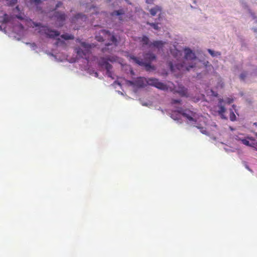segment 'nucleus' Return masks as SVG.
Returning <instances> with one entry per match:
<instances>
[{"instance_id":"f257e3e1","label":"nucleus","mask_w":257,"mask_h":257,"mask_svg":"<svg viewBox=\"0 0 257 257\" xmlns=\"http://www.w3.org/2000/svg\"><path fill=\"white\" fill-rule=\"evenodd\" d=\"M95 39L98 42H102L105 40L109 41L111 43H106L105 46L101 50L103 53L108 52L112 53L115 51V49L118 45V41L115 36L106 30H101L97 34Z\"/></svg>"},{"instance_id":"f03ea898","label":"nucleus","mask_w":257,"mask_h":257,"mask_svg":"<svg viewBox=\"0 0 257 257\" xmlns=\"http://www.w3.org/2000/svg\"><path fill=\"white\" fill-rule=\"evenodd\" d=\"M76 41L79 43L84 49V50H83L81 48H76L75 51L77 55L82 58L87 59L88 55L90 53V50L92 47V45L82 42L80 39H77Z\"/></svg>"},{"instance_id":"7ed1b4c3","label":"nucleus","mask_w":257,"mask_h":257,"mask_svg":"<svg viewBox=\"0 0 257 257\" xmlns=\"http://www.w3.org/2000/svg\"><path fill=\"white\" fill-rule=\"evenodd\" d=\"M177 111L190 121L196 122L199 118L198 114L195 111L188 109H183L182 108H180Z\"/></svg>"},{"instance_id":"20e7f679","label":"nucleus","mask_w":257,"mask_h":257,"mask_svg":"<svg viewBox=\"0 0 257 257\" xmlns=\"http://www.w3.org/2000/svg\"><path fill=\"white\" fill-rule=\"evenodd\" d=\"M116 60L114 56H106L101 57L98 61V65L101 66H104L106 71L111 70L112 65L108 63V61L114 62Z\"/></svg>"},{"instance_id":"39448f33","label":"nucleus","mask_w":257,"mask_h":257,"mask_svg":"<svg viewBox=\"0 0 257 257\" xmlns=\"http://www.w3.org/2000/svg\"><path fill=\"white\" fill-rule=\"evenodd\" d=\"M128 57H129L130 59L133 60L136 64L140 66H144L147 71L155 69V67L151 65V62H144L142 59H140V58L132 55H128Z\"/></svg>"},{"instance_id":"423d86ee","label":"nucleus","mask_w":257,"mask_h":257,"mask_svg":"<svg viewBox=\"0 0 257 257\" xmlns=\"http://www.w3.org/2000/svg\"><path fill=\"white\" fill-rule=\"evenodd\" d=\"M154 86L159 89L165 90L168 89L167 86L160 82L158 79L151 78L147 79V85Z\"/></svg>"},{"instance_id":"0eeeda50","label":"nucleus","mask_w":257,"mask_h":257,"mask_svg":"<svg viewBox=\"0 0 257 257\" xmlns=\"http://www.w3.org/2000/svg\"><path fill=\"white\" fill-rule=\"evenodd\" d=\"M236 139L241 141L244 145L254 148L257 150V141L253 138L247 136L245 139H241L236 137Z\"/></svg>"},{"instance_id":"6e6552de","label":"nucleus","mask_w":257,"mask_h":257,"mask_svg":"<svg viewBox=\"0 0 257 257\" xmlns=\"http://www.w3.org/2000/svg\"><path fill=\"white\" fill-rule=\"evenodd\" d=\"M131 85L136 88H143L147 85V79L143 77H139L137 79L130 81Z\"/></svg>"},{"instance_id":"1a4fd4ad","label":"nucleus","mask_w":257,"mask_h":257,"mask_svg":"<svg viewBox=\"0 0 257 257\" xmlns=\"http://www.w3.org/2000/svg\"><path fill=\"white\" fill-rule=\"evenodd\" d=\"M53 17L56 19L58 22L60 23V26H62L63 23L66 20V15L64 13L55 12Z\"/></svg>"},{"instance_id":"9d476101","label":"nucleus","mask_w":257,"mask_h":257,"mask_svg":"<svg viewBox=\"0 0 257 257\" xmlns=\"http://www.w3.org/2000/svg\"><path fill=\"white\" fill-rule=\"evenodd\" d=\"M87 18L85 15H82V14H78L72 18L71 22L74 23H78L81 24V22L86 21Z\"/></svg>"},{"instance_id":"9b49d317","label":"nucleus","mask_w":257,"mask_h":257,"mask_svg":"<svg viewBox=\"0 0 257 257\" xmlns=\"http://www.w3.org/2000/svg\"><path fill=\"white\" fill-rule=\"evenodd\" d=\"M44 27L45 28L44 29L45 34L48 37L50 38H54L55 37L60 35V33L58 31L53 30L46 27Z\"/></svg>"},{"instance_id":"f8f14e48","label":"nucleus","mask_w":257,"mask_h":257,"mask_svg":"<svg viewBox=\"0 0 257 257\" xmlns=\"http://www.w3.org/2000/svg\"><path fill=\"white\" fill-rule=\"evenodd\" d=\"M185 51V58L186 59L194 60L196 59V56L194 53L188 48L184 49Z\"/></svg>"},{"instance_id":"ddd939ff","label":"nucleus","mask_w":257,"mask_h":257,"mask_svg":"<svg viewBox=\"0 0 257 257\" xmlns=\"http://www.w3.org/2000/svg\"><path fill=\"white\" fill-rule=\"evenodd\" d=\"M143 56L145 60L144 61V62H151L156 58V56L151 52L144 54Z\"/></svg>"},{"instance_id":"4468645a","label":"nucleus","mask_w":257,"mask_h":257,"mask_svg":"<svg viewBox=\"0 0 257 257\" xmlns=\"http://www.w3.org/2000/svg\"><path fill=\"white\" fill-rule=\"evenodd\" d=\"M175 92L178 93L181 96L188 97L187 89L183 86H179L178 90L175 91Z\"/></svg>"},{"instance_id":"2eb2a0df","label":"nucleus","mask_w":257,"mask_h":257,"mask_svg":"<svg viewBox=\"0 0 257 257\" xmlns=\"http://www.w3.org/2000/svg\"><path fill=\"white\" fill-rule=\"evenodd\" d=\"M149 11L152 16H155L157 13L161 12L162 8L160 6H156L155 7L151 9Z\"/></svg>"},{"instance_id":"dca6fc26","label":"nucleus","mask_w":257,"mask_h":257,"mask_svg":"<svg viewBox=\"0 0 257 257\" xmlns=\"http://www.w3.org/2000/svg\"><path fill=\"white\" fill-rule=\"evenodd\" d=\"M164 44L165 42H163L162 41H155L150 44V46H153L155 47L160 49L163 48Z\"/></svg>"},{"instance_id":"f3484780","label":"nucleus","mask_w":257,"mask_h":257,"mask_svg":"<svg viewBox=\"0 0 257 257\" xmlns=\"http://www.w3.org/2000/svg\"><path fill=\"white\" fill-rule=\"evenodd\" d=\"M61 37L65 40H73L74 39V37L72 35L68 34H64L61 35Z\"/></svg>"},{"instance_id":"a211bd4d","label":"nucleus","mask_w":257,"mask_h":257,"mask_svg":"<svg viewBox=\"0 0 257 257\" xmlns=\"http://www.w3.org/2000/svg\"><path fill=\"white\" fill-rule=\"evenodd\" d=\"M226 109L225 108L222 106L220 105L219 106V109L218 110V113L221 116L222 118H224L225 117L224 116V113L225 112Z\"/></svg>"},{"instance_id":"6ab92c4d","label":"nucleus","mask_w":257,"mask_h":257,"mask_svg":"<svg viewBox=\"0 0 257 257\" xmlns=\"http://www.w3.org/2000/svg\"><path fill=\"white\" fill-rule=\"evenodd\" d=\"M124 14L123 10L120 9L117 11H114L111 13L112 16H119Z\"/></svg>"},{"instance_id":"aec40b11","label":"nucleus","mask_w":257,"mask_h":257,"mask_svg":"<svg viewBox=\"0 0 257 257\" xmlns=\"http://www.w3.org/2000/svg\"><path fill=\"white\" fill-rule=\"evenodd\" d=\"M141 42L143 43L144 45H148L149 43V39L146 36H143L141 38Z\"/></svg>"},{"instance_id":"412c9836","label":"nucleus","mask_w":257,"mask_h":257,"mask_svg":"<svg viewBox=\"0 0 257 257\" xmlns=\"http://www.w3.org/2000/svg\"><path fill=\"white\" fill-rule=\"evenodd\" d=\"M208 52L212 56L215 57L217 56H220L221 55V53L219 52H214V51L212 50L211 49H208Z\"/></svg>"},{"instance_id":"4be33fe9","label":"nucleus","mask_w":257,"mask_h":257,"mask_svg":"<svg viewBox=\"0 0 257 257\" xmlns=\"http://www.w3.org/2000/svg\"><path fill=\"white\" fill-rule=\"evenodd\" d=\"M148 25H149L151 27H152L154 29L156 30H159V27L158 26V23H149L147 22V23Z\"/></svg>"},{"instance_id":"5701e85b","label":"nucleus","mask_w":257,"mask_h":257,"mask_svg":"<svg viewBox=\"0 0 257 257\" xmlns=\"http://www.w3.org/2000/svg\"><path fill=\"white\" fill-rule=\"evenodd\" d=\"M10 18L9 17V16L6 14H4L2 23L6 24L8 22H10Z\"/></svg>"},{"instance_id":"b1692460","label":"nucleus","mask_w":257,"mask_h":257,"mask_svg":"<svg viewBox=\"0 0 257 257\" xmlns=\"http://www.w3.org/2000/svg\"><path fill=\"white\" fill-rule=\"evenodd\" d=\"M229 118L231 121H234L236 119V116L232 111H231L230 113Z\"/></svg>"},{"instance_id":"393cba45","label":"nucleus","mask_w":257,"mask_h":257,"mask_svg":"<svg viewBox=\"0 0 257 257\" xmlns=\"http://www.w3.org/2000/svg\"><path fill=\"white\" fill-rule=\"evenodd\" d=\"M196 127L200 130V132L203 134L206 135L207 134V131L203 127L196 126Z\"/></svg>"},{"instance_id":"a878e982","label":"nucleus","mask_w":257,"mask_h":257,"mask_svg":"<svg viewBox=\"0 0 257 257\" xmlns=\"http://www.w3.org/2000/svg\"><path fill=\"white\" fill-rule=\"evenodd\" d=\"M246 75H247V74L246 72H243V73H241L239 76L240 79L241 80H244L245 78L246 77Z\"/></svg>"},{"instance_id":"bb28decb","label":"nucleus","mask_w":257,"mask_h":257,"mask_svg":"<svg viewBox=\"0 0 257 257\" xmlns=\"http://www.w3.org/2000/svg\"><path fill=\"white\" fill-rule=\"evenodd\" d=\"M31 3H34L36 5L40 4L42 3L41 0H30Z\"/></svg>"},{"instance_id":"cd10ccee","label":"nucleus","mask_w":257,"mask_h":257,"mask_svg":"<svg viewBox=\"0 0 257 257\" xmlns=\"http://www.w3.org/2000/svg\"><path fill=\"white\" fill-rule=\"evenodd\" d=\"M181 102V100H180V99H173L172 100L171 103H172V104H176V103H180Z\"/></svg>"},{"instance_id":"c85d7f7f","label":"nucleus","mask_w":257,"mask_h":257,"mask_svg":"<svg viewBox=\"0 0 257 257\" xmlns=\"http://www.w3.org/2000/svg\"><path fill=\"white\" fill-rule=\"evenodd\" d=\"M176 66L177 68L179 70H184V69H183L184 66L182 64L180 65V64H178L176 65Z\"/></svg>"},{"instance_id":"c756f323","label":"nucleus","mask_w":257,"mask_h":257,"mask_svg":"<svg viewBox=\"0 0 257 257\" xmlns=\"http://www.w3.org/2000/svg\"><path fill=\"white\" fill-rule=\"evenodd\" d=\"M169 65L170 66L171 70L173 72L175 71L174 66L173 65V63L171 62H170L169 63Z\"/></svg>"},{"instance_id":"7c9ffc66","label":"nucleus","mask_w":257,"mask_h":257,"mask_svg":"<svg viewBox=\"0 0 257 257\" xmlns=\"http://www.w3.org/2000/svg\"><path fill=\"white\" fill-rule=\"evenodd\" d=\"M17 3V0H11L10 2V5L13 6Z\"/></svg>"},{"instance_id":"2f4dec72","label":"nucleus","mask_w":257,"mask_h":257,"mask_svg":"<svg viewBox=\"0 0 257 257\" xmlns=\"http://www.w3.org/2000/svg\"><path fill=\"white\" fill-rule=\"evenodd\" d=\"M106 74L109 77H112V72L110 70L106 71Z\"/></svg>"},{"instance_id":"473e14b6","label":"nucleus","mask_w":257,"mask_h":257,"mask_svg":"<svg viewBox=\"0 0 257 257\" xmlns=\"http://www.w3.org/2000/svg\"><path fill=\"white\" fill-rule=\"evenodd\" d=\"M62 5V3L60 2H58L57 3V4L56 5V8L55 9H57L58 8H59V7H60L61 5Z\"/></svg>"},{"instance_id":"72a5a7b5","label":"nucleus","mask_w":257,"mask_h":257,"mask_svg":"<svg viewBox=\"0 0 257 257\" xmlns=\"http://www.w3.org/2000/svg\"><path fill=\"white\" fill-rule=\"evenodd\" d=\"M176 54H177V55L175 56V57H177V56L178 55H180V56L182 55L181 52L180 51H178V50H176Z\"/></svg>"},{"instance_id":"f704fd0d","label":"nucleus","mask_w":257,"mask_h":257,"mask_svg":"<svg viewBox=\"0 0 257 257\" xmlns=\"http://www.w3.org/2000/svg\"><path fill=\"white\" fill-rule=\"evenodd\" d=\"M147 4H151L153 3L154 0H146Z\"/></svg>"},{"instance_id":"c9c22d12","label":"nucleus","mask_w":257,"mask_h":257,"mask_svg":"<svg viewBox=\"0 0 257 257\" xmlns=\"http://www.w3.org/2000/svg\"><path fill=\"white\" fill-rule=\"evenodd\" d=\"M233 102V99H231V98H228V101H227V102L228 103H231Z\"/></svg>"},{"instance_id":"e433bc0d","label":"nucleus","mask_w":257,"mask_h":257,"mask_svg":"<svg viewBox=\"0 0 257 257\" xmlns=\"http://www.w3.org/2000/svg\"><path fill=\"white\" fill-rule=\"evenodd\" d=\"M194 66L193 65H191V66H189V67H186L185 68V69L187 70V71H189V68H193Z\"/></svg>"},{"instance_id":"4c0bfd02","label":"nucleus","mask_w":257,"mask_h":257,"mask_svg":"<svg viewBox=\"0 0 257 257\" xmlns=\"http://www.w3.org/2000/svg\"><path fill=\"white\" fill-rule=\"evenodd\" d=\"M171 117H172V118H173L174 119H175V120L178 119V117H175V116H174V115H173V114H171Z\"/></svg>"},{"instance_id":"58836bf2","label":"nucleus","mask_w":257,"mask_h":257,"mask_svg":"<svg viewBox=\"0 0 257 257\" xmlns=\"http://www.w3.org/2000/svg\"><path fill=\"white\" fill-rule=\"evenodd\" d=\"M34 25L36 26V27H39L41 26V24L40 23H35L34 24Z\"/></svg>"},{"instance_id":"ea45409f","label":"nucleus","mask_w":257,"mask_h":257,"mask_svg":"<svg viewBox=\"0 0 257 257\" xmlns=\"http://www.w3.org/2000/svg\"><path fill=\"white\" fill-rule=\"evenodd\" d=\"M17 18L19 19H22V18L21 17L17 16Z\"/></svg>"},{"instance_id":"a19ab883","label":"nucleus","mask_w":257,"mask_h":257,"mask_svg":"<svg viewBox=\"0 0 257 257\" xmlns=\"http://www.w3.org/2000/svg\"><path fill=\"white\" fill-rule=\"evenodd\" d=\"M254 124L257 126V122H255Z\"/></svg>"},{"instance_id":"79ce46f5","label":"nucleus","mask_w":257,"mask_h":257,"mask_svg":"<svg viewBox=\"0 0 257 257\" xmlns=\"http://www.w3.org/2000/svg\"><path fill=\"white\" fill-rule=\"evenodd\" d=\"M51 2H55V1L54 0H50Z\"/></svg>"},{"instance_id":"37998d69","label":"nucleus","mask_w":257,"mask_h":257,"mask_svg":"<svg viewBox=\"0 0 257 257\" xmlns=\"http://www.w3.org/2000/svg\"><path fill=\"white\" fill-rule=\"evenodd\" d=\"M2 30V28L1 26H0V30Z\"/></svg>"},{"instance_id":"c03bdc74","label":"nucleus","mask_w":257,"mask_h":257,"mask_svg":"<svg viewBox=\"0 0 257 257\" xmlns=\"http://www.w3.org/2000/svg\"><path fill=\"white\" fill-rule=\"evenodd\" d=\"M220 101V102H222V99H221V100H220V101Z\"/></svg>"}]
</instances>
